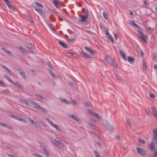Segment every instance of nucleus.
Returning <instances> with one entry per match:
<instances>
[{"mask_svg": "<svg viewBox=\"0 0 157 157\" xmlns=\"http://www.w3.org/2000/svg\"><path fill=\"white\" fill-rule=\"evenodd\" d=\"M4 78L7 79L8 81H9L11 83H13V81L11 80V79L7 75H5L4 76Z\"/></svg>", "mask_w": 157, "mask_h": 157, "instance_id": "23", "label": "nucleus"}, {"mask_svg": "<svg viewBox=\"0 0 157 157\" xmlns=\"http://www.w3.org/2000/svg\"><path fill=\"white\" fill-rule=\"evenodd\" d=\"M32 8L35 10L39 14L41 15H42L43 14V11L40 9L38 7L35 5H33Z\"/></svg>", "mask_w": 157, "mask_h": 157, "instance_id": "6", "label": "nucleus"}, {"mask_svg": "<svg viewBox=\"0 0 157 157\" xmlns=\"http://www.w3.org/2000/svg\"><path fill=\"white\" fill-rule=\"evenodd\" d=\"M138 33L140 35V37L145 43L147 42V37L143 34V33L141 31L139 30L138 31Z\"/></svg>", "mask_w": 157, "mask_h": 157, "instance_id": "2", "label": "nucleus"}, {"mask_svg": "<svg viewBox=\"0 0 157 157\" xmlns=\"http://www.w3.org/2000/svg\"><path fill=\"white\" fill-rule=\"evenodd\" d=\"M60 100L63 102H65L66 104H69L70 103L69 101L64 98H61L60 99Z\"/></svg>", "mask_w": 157, "mask_h": 157, "instance_id": "25", "label": "nucleus"}, {"mask_svg": "<svg viewBox=\"0 0 157 157\" xmlns=\"http://www.w3.org/2000/svg\"><path fill=\"white\" fill-rule=\"evenodd\" d=\"M27 46L28 48L30 49L32 48L33 47V45L30 43L27 44Z\"/></svg>", "mask_w": 157, "mask_h": 157, "instance_id": "40", "label": "nucleus"}, {"mask_svg": "<svg viewBox=\"0 0 157 157\" xmlns=\"http://www.w3.org/2000/svg\"><path fill=\"white\" fill-rule=\"evenodd\" d=\"M2 67L6 70L8 72L11 73L10 70L6 66H3Z\"/></svg>", "mask_w": 157, "mask_h": 157, "instance_id": "41", "label": "nucleus"}, {"mask_svg": "<svg viewBox=\"0 0 157 157\" xmlns=\"http://www.w3.org/2000/svg\"><path fill=\"white\" fill-rule=\"evenodd\" d=\"M52 3L57 8H60L62 6V5L59 3L58 0H53Z\"/></svg>", "mask_w": 157, "mask_h": 157, "instance_id": "7", "label": "nucleus"}, {"mask_svg": "<svg viewBox=\"0 0 157 157\" xmlns=\"http://www.w3.org/2000/svg\"><path fill=\"white\" fill-rule=\"evenodd\" d=\"M33 124L36 126L40 127L41 126V123L39 122L34 121Z\"/></svg>", "mask_w": 157, "mask_h": 157, "instance_id": "21", "label": "nucleus"}, {"mask_svg": "<svg viewBox=\"0 0 157 157\" xmlns=\"http://www.w3.org/2000/svg\"><path fill=\"white\" fill-rule=\"evenodd\" d=\"M108 37L109 39L111 41L112 43H114V40L113 39V38L112 36L110 35H109V36Z\"/></svg>", "mask_w": 157, "mask_h": 157, "instance_id": "38", "label": "nucleus"}, {"mask_svg": "<svg viewBox=\"0 0 157 157\" xmlns=\"http://www.w3.org/2000/svg\"><path fill=\"white\" fill-rule=\"evenodd\" d=\"M143 70L144 71H145L147 69L146 63L145 60H143Z\"/></svg>", "mask_w": 157, "mask_h": 157, "instance_id": "19", "label": "nucleus"}, {"mask_svg": "<svg viewBox=\"0 0 157 157\" xmlns=\"http://www.w3.org/2000/svg\"><path fill=\"white\" fill-rule=\"evenodd\" d=\"M119 53L121 56L124 59L126 60V58L125 54L121 50H120Z\"/></svg>", "mask_w": 157, "mask_h": 157, "instance_id": "16", "label": "nucleus"}, {"mask_svg": "<svg viewBox=\"0 0 157 157\" xmlns=\"http://www.w3.org/2000/svg\"><path fill=\"white\" fill-rule=\"evenodd\" d=\"M28 120L31 123H32V124L33 123L34 121H33V120H32L31 118H29L28 119Z\"/></svg>", "mask_w": 157, "mask_h": 157, "instance_id": "56", "label": "nucleus"}, {"mask_svg": "<svg viewBox=\"0 0 157 157\" xmlns=\"http://www.w3.org/2000/svg\"><path fill=\"white\" fill-rule=\"evenodd\" d=\"M19 101L21 103H25L26 104V102L27 101H26L25 100H24L23 99H21L19 100Z\"/></svg>", "mask_w": 157, "mask_h": 157, "instance_id": "45", "label": "nucleus"}, {"mask_svg": "<svg viewBox=\"0 0 157 157\" xmlns=\"http://www.w3.org/2000/svg\"><path fill=\"white\" fill-rule=\"evenodd\" d=\"M70 117L71 118H72L77 121H78L79 120V119L78 117H77L76 116L73 114L70 115Z\"/></svg>", "mask_w": 157, "mask_h": 157, "instance_id": "14", "label": "nucleus"}, {"mask_svg": "<svg viewBox=\"0 0 157 157\" xmlns=\"http://www.w3.org/2000/svg\"><path fill=\"white\" fill-rule=\"evenodd\" d=\"M53 143L56 144L57 146L59 148H61L63 147V145L62 143L56 139H52Z\"/></svg>", "mask_w": 157, "mask_h": 157, "instance_id": "4", "label": "nucleus"}, {"mask_svg": "<svg viewBox=\"0 0 157 157\" xmlns=\"http://www.w3.org/2000/svg\"><path fill=\"white\" fill-rule=\"evenodd\" d=\"M35 3L36 5L37 6H38L39 7H43V5L41 4L40 3L36 1L35 2Z\"/></svg>", "mask_w": 157, "mask_h": 157, "instance_id": "32", "label": "nucleus"}, {"mask_svg": "<svg viewBox=\"0 0 157 157\" xmlns=\"http://www.w3.org/2000/svg\"><path fill=\"white\" fill-rule=\"evenodd\" d=\"M140 55L142 57H143L144 55V53L142 51L140 52Z\"/></svg>", "mask_w": 157, "mask_h": 157, "instance_id": "59", "label": "nucleus"}, {"mask_svg": "<svg viewBox=\"0 0 157 157\" xmlns=\"http://www.w3.org/2000/svg\"><path fill=\"white\" fill-rule=\"evenodd\" d=\"M95 117H96L98 119H99L100 118V117L99 115H98L97 113L95 114V116H94Z\"/></svg>", "mask_w": 157, "mask_h": 157, "instance_id": "55", "label": "nucleus"}, {"mask_svg": "<svg viewBox=\"0 0 157 157\" xmlns=\"http://www.w3.org/2000/svg\"><path fill=\"white\" fill-rule=\"evenodd\" d=\"M19 121H20L24 123H26V122H27L26 121L25 119L21 118L20 117Z\"/></svg>", "mask_w": 157, "mask_h": 157, "instance_id": "42", "label": "nucleus"}, {"mask_svg": "<svg viewBox=\"0 0 157 157\" xmlns=\"http://www.w3.org/2000/svg\"><path fill=\"white\" fill-rule=\"evenodd\" d=\"M151 29V28L149 27H148L147 28V31H150Z\"/></svg>", "mask_w": 157, "mask_h": 157, "instance_id": "63", "label": "nucleus"}, {"mask_svg": "<svg viewBox=\"0 0 157 157\" xmlns=\"http://www.w3.org/2000/svg\"><path fill=\"white\" fill-rule=\"evenodd\" d=\"M153 58L154 60H157V54H154L153 55Z\"/></svg>", "mask_w": 157, "mask_h": 157, "instance_id": "43", "label": "nucleus"}, {"mask_svg": "<svg viewBox=\"0 0 157 157\" xmlns=\"http://www.w3.org/2000/svg\"><path fill=\"white\" fill-rule=\"evenodd\" d=\"M79 17L81 18H82L81 19L79 20V22H84L86 21V20L87 18L86 17L84 16L83 15H79Z\"/></svg>", "mask_w": 157, "mask_h": 157, "instance_id": "12", "label": "nucleus"}, {"mask_svg": "<svg viewBox=\"0 0 157 157\" xmlns=\"http://www.w3.org/2000/svg\"><path fill=\"white\" fill-rule=\"evenodd\" d=\"M152 132L155 135L157 134V128L154 129L153 130Z\"/></svg>", "mask_w": 157, "mask_h": 157, "instance_id": "47", "label": "nucleus"}, {"mask_svg": "<svg viewBox=\"0 0 157 157\" xmlns=\"http://www.w3.org/2000/svg\"><path fill=\"white\" fill-rule=\"evenodd\" d=\"M35 155L36 157H42V155H39V154L37 153H35Z\"/></svg>", "mask_w": 157, "mask_h": 157, "instance_id": "57", "label": "nucleus"}, {"mask_svg": "<svg viewBox=\"0 0 157 157\" xmlns=\"http://www.w3.org/2000/svg\"><path fill=\"white\" fill-rule=\"evenodd\" d=\"M5 127H6V128H7L8 129H10L11 130L13 129L11 127L7 125V124H6Z\"/></svg>", "mask_w": 157, "mask_h": 157, "instance_id": "52", "label": "nucleus"}, {"mask_svg": "<svg viewBox=\"0 0 157 157\" xmlns=\"http://www.w3.org/2000/svg\"><path fill=\"white\" fill-rule=\"evenodd\" d=\"M1 49L8 54H9L10 53V51H8L7 49L5 48H2Z\"/></svg>", "mask_w": 157, "mask_h": 157, "instance_id": "34", "label": "nucleus"}, {"mask_svg": "<svg viewBox=\"0 0 157 157\" xmlns=\"http://www.w3.org/2000/svg\"><path fill=\"white\" fill-rule=\"evenodd\" d=\"M85 49L91 54L93 55L95 53V50H92L89 47L85 46L84 47Z\"/></svg>", "mask_w": 157, "mask_h": 157, "instance_id": "10", "label": "nucleus"}, {"mask_svg": "<svg viewBox=\"0 0 157 157\" xmlns=\"http://www.w3.org/2000/svg\"><path fill=\"white\" fill-rule=\"evenodd\" d=\"M155 148V146L153 142L151 143L149 145L150 149L151 150L153 151L154 150Z\"/></svg>", "mask_w": 157, "mask_h": 157, "instance_id": "18", "label": "nucleus"}, {"mask_svg": "<svg viewBox=\"0 0 157 157\" xmlns=\"http://www.w3.org/2000/svg\"><path fill=\"white\" fill-rule=\"evenodd\" d=\"M56 129L60 133L62 132V130L61 129L59 128L58 126Z\"/></svg>", "mask_w": 157, "mask_h": 157, "instance_id": "50", "label": "nucleus"}, {"mask_svg": "<svg viewBox=\"0 0 157 157\" xmlns=\"http://www.w3.org/2000/svg\"><path fill=\"white\" fill-rule=\"evenodd\" d=\"M106 60L111 65L113 66L116 67L117 66L115 65V63L113 60L110 57L106 56L105 57Z\"/></svg>", "mask_w": 157, "mask_h": 157, "instance_id": "3", "label": "nucleus"}, {"mask_svg": "<svg viewBox=\"0 0 157 157\" xmlns=\"http://www.w3.org/2000/svg\"><path fill=\"white\" fill-rule=\"evenodd\" d=\"M6 124L5 123L0 122V125L1 126L5 127L6 126Z\"/></svg>", "mask_w": 157, "mask_h": 157, "instance_id": "53", "label": "nucleus"}, {"mask_svg": "<svg viewBox=\"0 0 157 157\" xmlns=\"http://www.w3.org/2000/svg\"><path fill=\"white\" fill-rule=\"evenodd\" d=\"M94 153L96 157H101L100 154L96 151H94Z\"/></svg>", "mask_w": 157, "mask_h": 157, "instance_id": "35", "label": "nucleus"}, {"mask_svg": "<svg viewBox=\"0 0 157 157\" xmlns=\"http://www.w3.org/2000/svg\"><path fill=\"white\" fill-rule=\"evenodd\" d=\"M83 16L88 18L89 16L88 11H87Z\"/></svg>", "mask_w": 157, "mask_h": 157, "instance_id": "44", "label": "nucleus"}, {"mask_svg": "<svg viewBox=\"0 0 157 157\" xmlns=\"http://www.w3.org/2000/svg\"><path fill=\"white\" fill-rule=\"evenodd\" d=\"M10 91L9 90L7 89H5L2 91V93L5 95H8L9 94Z\"/></svg>", "mask_w": 157, "mask_h": 157, "instance_id": "17", "label": "nucleus"}, {"mask_svg": "<svg viewBox=\"0 0 157 157\" xmlns=\"http://www.w3.org/2000/svg\"><path fill=\"white\" fill-rule=\"evenodd\" d=\"M129 24L132 26H134L135 27L137 28H140V26L136 24L134 21H130L129 22Z\"/></svg>", "mask_w": 157, "mask_h": 157, "instance_id": "15", "label": "nucleus"}, {"mask_svg": "<svg viewBox=\"0 0 157 157\" xmlns=\"http://www.w3.org/2000/svg\"><path fill=\"white\" fill-rule=\"evenodd\" d=\"M19 73L24 79H25L26 78V76L25 73L24 71H22V72H20V71H19Z\"/></svg>", "mask_w": 157, "mask_h": 157, "instance_id": "22", "label": "nucleus"}, {"mask_svg": "<svg viewBox=\"0 0 157 157\" xmlns=\"http://www.w3.org/2000/svg\"><path fill=\"white\" fill-rule=\"evenodd\" d=\"M157 157V151H156L155 152L153 157Z\"/></svg>", "mask_w": 157, "mask_h": 157, "instance_id": "60", "label": "nucleus"}, {"mask_svg": "<svg viewBox=\"0 0 157 157\" xmlns=\"http://www.w3.org/2000/svg\"><path fill=\"white\" fill-rule=\"evenodd\" d=\"M138 141L139 143H142L143 144H144L145 142L144 140H143L140 138H139L138 140Z\"/></svg>", "mask_w": 157, "mask_h": 157, "instance_id": "39", "label": "nucleus"}, {"mask_svg": "<svg viewBox=\"0 0 157 157\" xmlns=\"http://www.w3.org/2000/svg\"><path fill=\"white\" fill-rule=\"evenodd\" d=\"M108 130L110 131H113V126L112 125H110V124H108Z\"/></svg>", "mask_w": 157, "mask_h": 157, "instance_id": "33", "label": "nucleus"}, {"mask_svg": "<svg viewBox=\"0 0 157 157\" xmlns=\"http://www.w3.org/2000/svg\"><path fill=\"white\" fill-rule=\"evenodd\" d=\"M80 52V53L81 54L82 56H84L86 57H87L89 58H91L92 57L91 55H90L86 53L83 51Z\"/></svg>", "mask_w": 157, "mask_h": 157, "instance_id": "9", "label": "nucleus"}, {"mask_svg": "<svg viewBox=\"0 0 157 157\" xmlns=\"http://www.w3.org/2000/svg\"><path fill=\"white\" fill-rule=\"evenodd\" d=\"M35 96L40 99L44 100V99L43 97L40 94H35Z\"/></svg>", "mask_w": 157, "mask_h": 157, "instance_id": "24", "label": "nucleus"}, {"mask_svg": "<svg viewBox=\"0 0 157 157\" xmlns=\"http://www.w3.org/2000/svg\"><path fill=\"white\" fill-rule=\"evenodd\" d=\"M154 140L157 141V134L156 135H155L154 137Z\"/></svg>", "mask_w": 157, "mask_h": 157, "instance_id": "62", "label": "nucleus"}, {"mask_svg": "<svg viewBox=\"0 0 157 157\" xmlns=\"http://www.w3.org/2000/svg\"><path fill=\"white\" fill-rule=\"evenodd\" d=\"M116 138L117 139L120 140L121 139V137L120 136L117 135L116 136Z\"/></svg>", "mask_w": 157, "mask_h": 157, "instance_id": "64", "label": "nucleus"}, {"mask_svg": "<svg viewBox=\"0 0 157 157\" xmlns=\"http://www.w3.org/2000/svg\"><path fill=\"white\" fill-rule=\"evenodd\" d=\"M128 60L130 63H132L134 62L135 59L134 58H132L130 56H129L128 57Z\"/></svg>", "mask_w": 157, "mask_h": 157, "instance_id": "20", "label": "nucleus"}, {"mask_svg": "<svg viewBox=\"0 0 157 157\" xmlns=\"http://www.w3.org/2000/svg\"><path fill=\"white\" fill-rule=\"evenodd\" d=\"M68 53L71 54V55L75 57H77L78 55L75 52H68Z\"/></svg>", "mask_w": 157, "mask_h": 157, "instance_id": "29", "label": "nucleus"}, {"mask_svg": "<svg viewBox=\"0 0 157 157\" xmlns=\"http://www.w3.org/2000/svg\"><path fill=\"white\" fill-rule=\"evenodd\" d=\"M127 122L128 125L130 126V128H131V124L130 123V121L129 119H127Z\"/></svg>", "mask_w": 157, "mask_h": 157, "instance_id": "46", "label": "nucleus"}, {"mask_svg": "<svg viewBox=\"0 0 157 157\" xmlns=\"http://www.w3.org/2000/svg\"><path fill=\"white\" fill-rule=\"evenodd\" d=\"M50 74L51 75L52 77L54 78H56V75L52 71H50Z\"/></svg>", "mask_w": 157, "mask_h": 157, "instance_id": "27", "label": "nucleus"}, {"mask_svg": "<svg viewBox=\"0 0 157 157\" xmlns=\"http://www.w3.org/2000/svg\"><path fill=\"white\" fill-rule=\"evenodd\" d=\"M58 42L59 44L63 48H67V45L63 41L58 40Z\"/></svg>", "mask_w": 157, "mask_h": 157, "instance_id": "11", "label": "nucleus"}, {"mask_svg": "<svg viewBox=\"0 0 157 157\" xmlns=\"http://www.w3.org/2000/svg\"><path fill=\"white\" fill-rule=\"evenodd\" d=\"M10 116L11 117H12V118H13L14 119H16V120H19V119L20 118V117L14 115H10Z\"/></svg>", "mask_w": 157, "mask_h": 157, "instance_id": "31", "label": "nucleus"}, {"mask_svg": "<svg viewBox=\"0 0 157 157\" xmlns=\"http://www.w3.org/2000/svg\"><path fill=\"white\" fill-rule=\"evenodd\" d=\"M50 124L53 127L56 128L58 126L57 125L54 124L53 122L50 120Z\"/></svg>", "mask_w": 157, "mask_h": 157, "instance_id": "26", "label": "nucleus"}, {"mask_svg": "<svg viewBox=\"0 0 157 157\" xmlns=\"http://www.w3.org/2000/svg\"><path fill=\"white\" fill-rule=\"evenodd\" d=\"M8 7L9 8V9H10V10L12 12H14L15 11L14 8L11 5H9V6Z\"/></svg>", "mask_w": 157, "mask_h": 157, "instance_id": "30", "label": "nucleus"}, {"mask_svg": "<svg viewBox=\"0 0 157 157\" xmlns=\"http://www.w3.org/2000/svg\"><path fill=\"white\" fill-rule=\"evenodd\" d=\"M151 109L153 113V116L156 118L157 119V111L156 107L154 106H152L151 107Z\"/></svg>", "mask_w": 157, "mask_h": 157, "instance_id": "8", "label": "nucleus"}, {"mask_svg": "<svg viewBox=\"0 0 157 157\" xmlns=\"http://www.w3.org/2000/svg\"><path fill=\"white\" fill-rule=\"evenodd\" d=\"M71 102L73 104H74L75 105H76L77 104L76 102L74 100H72Z\"/></svg>", "mask_w": 157, "mask_h": 157, "instance_id": "61", "label": "nucleus"}, {"mask_svg": "<svg viewBox=\"0 0 157 157\" xmlns=\"http://www.w3.org/2000/svg\"><path fill=\"white\" fill-rule=\"evenodd\" d=\"M74 40H75L74 38H72L70 39L67 40L69 42L73 43L74 41Z\"/></svg>", "mask_w": 157, "mask_h": 157, "instance_id": "51", "label": "nucleus"}, {"mask_svg": "<svg viewBox=\"0 0 157 157\" xmlns=\"http://www.w3.org/2000/svg\"><path fill=\"white\" fill-rule=\"evenodd\" d=\"M12 83L20 89H23V86L18 82L15 83L13 81V83Z\"/></svg>", "mask_w": 157, "mask_h": 157, "instance_id": "13", "label": "nucleus"}, {"mask_svg": "<svg viewBox=\"0 0 157 157\" xmlns=\"http://www.w3.org/2000/svg\"><path fill=\"white\" fill-rule=\"evenodd\" d=\"M149 96L151 98H155V95L152 93L149 94Z\"/></svg>", "mask_w": 157, "mask_h": 157, "instance_id": "49", "label": "nucleus"}, {"mask_svg": "<svg viewBox=\"0 0 157 157\" xmlns=\"http://www.w3.org/2000/svg\"><path fill=\"white\" fill-rule=\"evenodd\" d=\"M50 29H51L53 31H54L55 29L53 27L52 24L51 23H50Z\"/></svg>", "mask_w": 157, "mask_h": 157, "instance_id": "48", "label": "nucleus"}, {"mask_svg": "<svg viewBox=\"0 0 157 157\" xmlns=\"http://www.w3.org/2000/svg\"><path fill=\"white\" fill-rule=\"evenodd\" d=\"M88 124L89 125L90 127L92 129H94L96 128V126L93 124L89 123H88Z\"/></svg>", "mask_w": 157, "mask_h": 157, "instance_id": "28", "label": "nucleus"}, {"mask_svg": "<svg viewBox=\"0 0 157 157\" xmlns=\"http://www.w3.org/2000/svg\"><path fill=\"white\" fill-rule=\"evenodd\" d=\"M136 150L139 154L141 155H144L146 153V151L140 147H138L136 148Z\"/></svg>", "mask_w": 157, "mask_h": 157, "instance_id": "5", "label": "nucleus"}, {"mask_svg": "<svg viewBox=\"0 0 157 157\" xmlns=\"http://www.w3.org/2000/svg\"><path fill=\"white\" fill-rule=\"evenodd\" d=\"M19 49L23 53L25 52V49L24 48L22 47L21 46H19Z\"/></svg>", "mask_w": 157, "mask_h": 157, "instance_id": "36", "label": "nucleus"}, {"mask_svg": "<svg viewBox=\"0 0 157 157\" xmlns=\"http://www.w3.org/2000/svg\"><path fill=\"white\" fill-rule=\"evenodd\" d=\"M26 105L30 106L31 107L39 109L41 111L45 113H47L48 112V111L46 110L44 108H42L39 105L32 101H27L26 102Z\"/></svg>", "mask_w": 157, "mask_h": 157, "instance_id": "1", "label": "nucleus"}, {"mask_svg": "<svg viewBox=\"0 0 157 157\" xmlns=\"http://www.w3.org/2000/svg\"><path fill=\"white\" fill-rule=\"evenodd\" d=\"M103 16L104 17L106 20H108V18L107 17V14L105 12H104L103 13Z\"/></svg>", "mask_w": 157, "mask_h": 157, "instance_id": "37", "label": "nucleus"}, {"mask_svg": "<svg viewBox=\"0 0 157 157\" xmlns=\"http://www.w3.org/2000/svg\"><path fill=\"white\" fill-rule=\"evenodd\" d=\"M85 31L87 32L88 33H89L91 34H94V33L92 32L90 30H86Z\"/></svg>", "mask_w": 157, "mask_h": 157, "instance_id": "54", "label": "nucleus"}, {"mask_svg": "<svg viewBox=\"0 0 157 157\" xmlns=\"http://www.w3.org/2000/svg\"><path fill=\"white\" fill-rule=\"evenodd\" d=\"M144 4L146 6H147V0H144Z\"/></svg>", "mask_w": 157, "mask_h": 157, "instance_id": "58", "label": "nucleus"}]
</instances>
